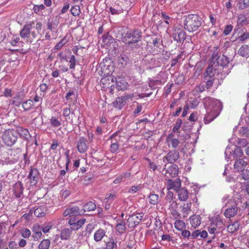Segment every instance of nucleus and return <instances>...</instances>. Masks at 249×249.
<instances>
[{"mask_svg":"<svg viewBox=\"0 0 249 249\" xmlns=\"http://www.w3.org/2000/svg\"><path fill=\"white\" fill-rule=\"evenodd\" d=\"M140 188L141 186L140 185L133 186L129 189L128 192L131 194H135L140 189Z\"/></svg>","mask_w":249,"mask_h":249,"instance_id":"nucleus-61","label":"nucleus"},{"mask_svg":"<svg viewBox=\"0 0 249 249\" xmlns=\"http://www.w3.org/2000/svg\"><path fill=\"white\" fill-rule=\"evenodd\" d=\"M34 211V214L37 217L44 216L47 212V206L45 205H41L37 208Z\"/></svg>","mask_w":249,"mask_h":249,"instance_id":"nucleus-29","label":"nucleus"},{"mask_svg":"<svg viewBox=\"0 0 249 249\" xmlns=\"http://www.w3.org/2000/svg\"><path fill=\"white\" fill-rule=\"evenodd\" d=\"M191 211V203L187 204L186 206L183 208L182 210V213L185 214L183 215V217H186L188 213V212H190Z\"/></svg>","mask_w":249,"mask_h":249,"instance_id":"nucleus-57","label":"nucleus"},{"mask_svg":"<svg viewBox=\"0 0 249 249\" xmlns=\"http://www.w3.org/2000/svg\"><path fill=\"white\" fill-rule=\"evenodd\" d=\"M174 195L173 193L171 191H168L165 196V200L167 202H169L170 203V207L172 206V207L173 206H177L176 201L174 200Z\"/></svg>","mask_w":249,"mask_h":249,"instance_id":"nucleus-32","label":"nucleus"},{"mask_svg":"<svg viewBox=\"0 0 249 249\" xmlns=\"http://www.w3.org/2000/svg\"><path fill=\"white\" fill-rule=\"evenodd\" d=\"M71 113V110L69 107H67L64 108L63 110V115L65 117H69V119H70V115Z\"/></svg>","mask_w":249,"mask_h":249,"instance_id":"nucleus-60","label":"nucleus"},{"mask_svg":"<svg viewBox=\"0 0 249 249\" xmlns=\"http://www.w3.org/2000/svg\"><path fill=\"white\" fill-rule=\"evenodd\" d=\"M175 228L178 231H182L185 228V223L180 220H177L174 224Z\"/></svg>","mask_w":249,"mask_h":249,"instance_id":"nucleus-43","label":"nucleus"},{"mask_svg":"<svg viewBox=\"0 0 249 249\" xmlns=\"http://www.w3.org/2000/svg\"><path fill=\"white\" fill-rule=\"evenodd\" d=\"M167 165H165V168L162 170V174H164L167 177L174 178L177 176L178 173V166L175 164H172L170 165L166 168Z\"/></svg>","mask_w":249,"mask_h":249,"instance_id":"nucleus-11","label":"nucleus"},{"mask_svg":"<svg viewBox=\"0 0 249 249\" xmlns=\"http://www.w3.org/2000/svg\"><path fill=\"white\" fill-rule=\"evenodd\" d=\"M142 213H137L130 215L127 219V226L129 228H133L138 225L143 218Z\"/></svg>","mask_w":249,"mask_h":249,"instance_id":"nucleus-10","label":"nucleus"},{"mask_svg":"<svg viewBox=\"0 0 249 249\" xmlns=\"http://www.w3.org/2000/svg\"><path fill=\"white\" fill-rule=\"evenodd\" d=\"M233 26L231 25H228L226 26L223 31V34L225 36L228 35L232 30Z\"/></svg>","mask_w":249,"mask_h":249,"instance_id":"nucleus-58","label":"nucleus"},{"mask_svg":"<svg viewBox=\"0 0 249 249\" xmlns=\"http://www.w3.org/2000/svg\"><path fill=\"white\" fill-rule=\"evenodd\" d=\"M182 54H178L176 57L173 58L171 61V67H174L178 63V60L181 58Z\"/></svg>","mask_w":249,"mask_h":249,"instance_id":"nucleus-59","label":"nucleus"},{"mask_svg":"<svg viewBox=\"0 0 249 249\" xmlns=\"http://www.w3.org/2000/svg\"><path fill=\"white\" fill-rule=\"evenodd\" d=\"M129 61L128 57L125 54H121L118 58V65L121 68H124Z\"/></svg>","mask_w":249,"mask_h":249,"instance_id":"nucleus-30","label":"nucleus"},{"mask_svg":"<svg viewBox=\"0 0 249 249\" xmlns=\"http://www.w3.org/2000/svg\"><path fill=\"white\" fill-rule=\"evenodd\" d=\"M211 224V226H213L216 228H219V229L222 228L224 226L222 219L218 215H216L212 218Z\"/></svg>","mask_w":249,"mask_h":249,"instance_id":"nucleus-27","label":"nucleus"},{"mask_svg":"<svg viewBox=\"0 0 249 249\" xmlns=\"http://www.w3.org/2000/svg\"><path fill=\"white\" fill-rule=\"evenodd\" d=\"M182 121L181 119H178L173 128V132L174 133H177L179 134L180 131V128L182 124Z\"/></svg>","mask_w":249,"mask_h":249,"instance_id":"nucleus-45","label":"nucleus"},{"mask_svg":"<svg viewBox=\"0 0 249 249\" xmlns=\"http://www.w3.org/2000/svg\"><path fill=\"white\" fill-rule=\"evenodd\" d=\"M42 229V227L38 225H35L33 227V231L34 233L32 235V236L35 240H38L41 237L42 234L41 232Z\"/></svg>","mask_w":249,"mask_h":249,"instance_id":"nucleus-28","label":"nucleus"},{"mask_svg":"<svg viewBox=\"0 0 249 249\" xmlns=\"http://www.w3.org/2000/svg\"><path fill=\"white\" fill-rule=\"evenodd\" d=\"M239 132L241 136L248 137L249 136V128L245 126L241 127Z\"/></svg>","mask_w":249,"mask_h":249,"instance_id":"nucleus-50","label":"nucleus"},{"mask_svg":"<svg viewBox=\"0 0 249 249\" xmlns=\"http://www.w3.org/2000/svg\"><path fill=\"white\" fill-rule=\"evenodd\" d=\"M177 192L178 193V198L180 201H184L189 198V193L186 188H180Z\"/></svg>","mask_w":249,"mask_h":249,"instance_id":"nucleus-20","label":"nucleus"},{"mask_svg":"<svg viewBox=\"0 0 249 249\" xmlns=\"http://www.w3.org/2000/svg\"><path fill=\"white\" fill-rule=\"evenodd\" d=\"M142 37V32L140 30H128L122 34V39L127 47L133 49L140 47L138 42L141 40Z\"/></svg>","mask_w":249,"mask_h":249,"instance_id":"nucleus-2","label":"nucleus"},{"mask_svg":"<svg viewBox=\"0 0 249 249\" xmlns=\"http://www.w3.org/2000/svg\"><path fill=\"white\" fill-rule=\"evenodd\" d=\"M16 131L17 132L18 134H19L21 137L26 139H28V136L29 135L28 129L22 127H18Z\"/></svg>","mask_w":249,"mask_h":249,"instance_id":"nucleus-36","label":"nucleus"},{"mask_svg":"<svg viewBox=\"0 0 249 249\" xmlns=\"http://www.w3.org/2000/svg\"><path fill=\"white\" fill-rule=\"evenodd\" d=\"M86 219L82 218L76 221L74 219H70L68 223L71 226L70 228L72 230H77L80 228L85 223Z\"/></svg>","mask_w":249,"mask_h":249,"instance_id":"nucleus-15","label":"nucleus"},{"mask_svg":"<svg viewBox=\"0 0 249 249\" xmlns=\"http://www.w3.org/2000/svg\"><path fill=\"white\" fill-rule=\"evenodd\" d=\"M145 160H147L149 162L148 167L149 168L152 170V171L154 172L156 169L158 168V166L157 165L154 163L153 162H152L148 158H146Z\"/></svg>","mask_w":249,"mask_h":249,"instance_id":"nucleus-54","label":"nucleus"},{"mask_svg":"<svg viewBox=\"0 0 249 249\" xmlns=\"http://www.w3.org/2000/svg\"><path fill=\"white\" fill-rule=\"evenodd\" d=\"M215 72V71H213V67L209 66L204 73V76L205 77L209 76L210 78H212Z\"/></svg>","mask_w":249,"mask_h":249,"instance_id":"nucleus-47","label":"nucleus"},{"mask_svg":"<svg viewBox=\"0 0 249 249\" xmlns=\"http://www.w3.org/2000/svg\"><path fill=\"white\" fill-rule=\"evenodd\" d=\"M50 246V241L49 239L43 240L38 245L39 249H49Z\"/></svg>","mask_w":249,"mask_h":249,"instance_id":"nucleus-42","label":"nucleus"},{"mask_svg":"<svg viewBox=\"0 0 249 249\" xmlns=\"http://www.w3.org/2000/svg\"><path fill=\"white\" fill-rule=\"evenodd\" d=\"M87 141L84 137H81L77 142V148L78 152L81 154L85 153L88 149Z\"/></svg>","mask_w":249,"mask_h":249,"instance_id":"nucleus-16","label":"nucleus"},{"mask_svg":"<svg viewBox=\"0 0 249 249\" xmlns=\"http://www.w3.org/2000/svg\"><path fill=\"white\" fill-rule=\"evenodd\" d=\"M123 182L128 184L132 180V176L130 172H126L121 175Z\"/></svg>","mask_w":249,"mask_h":249,"instance_id":"nucleus-39","label":"nucleus"},{"mask_svg":"<svg viewBox=\"0 0 249 249\" xmlns=\"http://www.w3.org/2000/svg\"><path fill=\"white\" fill-rule=\"evenodd\" d=\"M45 9V6L43 4L36 5L33 8V10L34 13L38 14L40 11H42Z\"/></svg>","mask_w":249,"mask_h":249,"instance_id":"nucleus-53","label":"nucleus"},{"mask_svg":"<svg viewBox=\"0 0 249 249\" xmlns=\"http://www.w3.org/2000/svg\"><path fill=\"white\" fill-rule=\"evenodd\" d=\"M239 226L240 223L239 222L235 221L228 226L227 231L230 233H233L238 230Z\"/></svg>","mask_w":249,"mask_h":249,"instance_id":"nucleus-35","label":"nucleus"},{"mask_svg":"<svg viewBox=\"0 0 249 249\" xmlns=\"http://www.w3.org/2000/svg\"><path fill=\"white\" fill-rule=\"evenodd\" d=\"M119 144L117 142H112L110 146V151L112 153H115L119 149Z\"/></svg>","mask_w":249,"mask_h":249,"instance_id":"nucleus-56","label":"nucleus"},{"mask_svg":"<svg viewBox=\"0 0 249 249\" xmlns=\"http://www.w3.org/2000/svg\"><path fill=\"white\" fill-rule=\"evenodd\" d=\"M134 95L133 93H124L123 95L118 97L114 102V106L121 109L129 101H132Z\"/></svg>","mask_w":249,"mask_h":249,"instance_id":"nucleus-7","label":"nucleus"},{"mask_svg":"<svg viewBox=\"0 0 249 249\" xmlns=\"http://www.w3.org/2000/svg\"><path fill=\"white\" fill-rule=\"evenodd\" d=\"M202 24V18L196 14L188 15L184 20V29L189 32L197 31Z\"/></svg>","mask_w":249,"mask_h":249,"instance_id":"nucleus-3","label":"nucleus"},{"mask_svg":"<svg viewBox=\"0 0 249 249\" xmlns=\"http://www.w3.org/2000/svg\"><path fill=\"white\" fill-rule=\"evenodd\" d=\"M166 141L169 146L171 145L173 148H177L179 144L178 138H175V135L173 133L169 134L166 139Z\"/></svg>","mask_w":249,"mask_h":249,"instance_id":"nucleus-19","label":"nucleus"},{"mask_svg":"<svg viewBox=\"0 0 249 249\" xmlns=\"http://www.w3.org/2000/svg\"><path fill=\"white\" fill-rule=\"evenodd\" d=\"M247 165V162L241 159L235 160L233 165V169L235 172H242Z\"/></svg>","mask_w":249,"mask_h":249,"instance_id":"nucleus-18","label":"nucleus"},{"mask_svg":"<svg viewBox=\"0 0 249 249\" xmlns=\"http://www.w3.org/2000/svg\"><path fill=\"white\" fill-rule=\"evenodd\" d=\"M237 23L241 26L246 25L249 23V19L245 15H240L237 18Z\"/></svg>","mask_w":249,"mask_h":249,"instance_id":"nucleus-37","label":"nucleus"},{"mask_svg":"<svg viewBox=\"0 0 249 249\" xmlns=\"http://www.w3.org/2000/svg\"><path fill=\"white\" fill-rule=\"evenodd\" d=\"M4 157L9 163H14L18 160L21 155V150L19 148L8 149Z\"/></svg>","mask_w":249,"mask_h":249,"instance_id":"nucleus-6","label":"nucleus"},{"mask_svg":"<svg viewBox=\"0 0 249 249\" xmlns=\"http://www.w3.org/2000/svg\"><path fill=\"white\" fill-rule=\"evenodd\" d=\"M190 222L194 228L198 227L201 222V217L199 215L194 214L190 217Z\"/></svg>","mask_w":249,"mask_h":249,"instance_id":"nucleus-25","label":"nucleus"},{"mask_svg":"<svg viewBox=\"0 0 249 249\" xmlns=\"http://www.w3.org/2000/svg\"><path fill=\"white\" fill-rule=\"evenodd\" d=\"M72 229L70 228H64L61 230L58 236L61 240H68L70 238L72 234Z\"/></svg>","mask_w":249,"mask_h":249,"instance_id":"nucleus-23","label":"nucleus"},{"mask_svg":"<svg viewBox=\"0 0 249 249\" xmlns=\"http://www.w3.org/2000/svg\"><path fill=\"white\" fill-rule=\"evenodd\" d=\"M249 33L248 32L244 33L242 35L239 36L238 39L241 41H244L249 38Z\"/></svg>","mask_w":249,"mask_h":249,"instance_id":"nucleus-62","label":"nucleus"},{"mask_svg":"<svg viewBox=\"0 0 249 249\" xmlns=\"http://www.w3.org/2000/svg\"><path fill=\"white\" fill-rule=\"evenodd\" d=\"M225 158L228 160L230 158V156H232L233 159L235 160H238L241 158L243 155L242 150L239 147H236L234 150L231 149L230 147H227L226 149L225 152Z\"/></svg>","mask_w":249,"mask_h":249,"instance_id":"nucleus-9","label":"nucleus"},{"mask_svg":"<svg viewBox=\"0 0 249 249\" xmlns=\"http://www.w3.org/2000/svg\"><path fill=\"white\" fill-rule=\"evenodd\" d=\"M35 27V21H32L26 24L20 32L21 37L25 40L26 41H28V39L30 36V35H31L33 37H36V33L35 31H32V29L34 28Z\"/></svg>","mask_w":249,"mask_h":249,"instance_id":"nucleus-5","label":"nucleus"},{"mask_svg":"<svg viewBox=\"0 0 249 249\" xmlns=\"http://www.w3.org/2000/svg\"><path fill=\"white\" fill-rule=\"evenodd\" d=\"M18 133L14 129H7L5 130L2 136L3 142L7 146H12L17 141Z\"/></svg>","mask_w":249,"mask_h":249,"instance_id":"nucleus-4","label":"nucleus"},{"mask_svg":"<svg viewBox=\"0 0 249 249\" xmlns=\"http://www.w3.org/2000/svg\"><path fill=\"white\" fill-rule=\"evenodd\" d=\"M237 4L239 9L244 10L249 7V0H239Z\"/></svg>","mask_w":249,"mask_h":249,"instance_id":"nucleus-44","label":"nucleus"},{"mask_svg":"<svg viewBox=\"0 0 249 249\" xmlns=\"http://www.w3.org/2000/svg\"><path fill=\"white\" fill-rule=\"evenodd\" d=\"M109 9L112 15L119 14L123 12V9L118 3L115 4L113 6L110 7Z\"/></svg>","mask_w":249,"mask_h":249,"instance_id":"nucleus-33","label":"nucleus"},{"mask_svg":"<svg viewBox=\"0 0 249 249\" xmlns=\"http://www.w3.org/2000/svg\"><path fill=\"white\" fill-rule=\"evenodd\" d=\"M50 123L52 126L57 127L61 125V122L58 119L54 117H52L50 119Z\"/></svg>","mask_w":249,"mask_h":249,"instance_id":"nucleus-49","label":"nucleus"},{"mask_svg":"<svg viewBox=\"0 0 249 249\" xmlns=\"http://www.w3.org/2000/svg\"><path fill=\"white\" fill-rule=\"evenodd\" d=\"M203 102L206 110L203 122L206 124L212 122L219 115L222 109V104L219 101L209 97L204 98Z\"/></svg>","mask_w":249,"mask_h":249,"instance_id":"nucleus-1","label":"nucleus"},{"mask_svg":"<svg viewBox=\"0 0 249 249\" xmlns=\"http://www.w3.org/2000/svg\"><path fill=\"white\" fill-rule=\"evenodd\" d=\"M125 221L123 219H118L116 221L115 230L120 234H123L126 231V227Z\"/></svg>","mask_w":249,"mask_h":249,"instance_id":"nucleus-21","label":"nucleus"},{"mask_svg":"<svg viewBox=\"0 0 249 249\" xmlns=\"http://www.w3.org/2000/svg\"><path fill=\"white\" fill-rule=\"evenodd\" d=\"M229 207L225 210L224 214L227 218L234 216L237 213L238 208L235 202L231 200L225 203V205Z\"/></svg>","mask_w":249,"mask_h":249,"instance_id":"nucleus-8","label":"nucleus"},{"mask_svg":"<svg viewBox=\"0 0 249 249\" xmlns=\"http://www.w3.org/2000/svg\"><path fill=\"white\" fill-rule=\"evenodd\" d=\"M96 208V206L95 204L92 201L87 202L83 206L84 211H94Z\"/></svg>","mask_w":249,"mask_h":249,"instance_id":"nucleus-38","label":"nucleus"},{"mask_svg":"<svg viewBox=\"0 0 249 249\" xmlns=\"http://www.w3.org/2000/svg\"><path fill=\"white\" fill-rule=\"evenodd\" d=\"M239 55L245 57H249V45L245 44L242 45L238 51Z\"/></svg>","mask_w":249,"mask_h":249,"instance_id":"nucleus-26","label":"nucleus"},{"mask_svg":"<svg viewBox=\"0 0 249 249\" xmlns=\"http://www.w3.org/2000/svg\"><path fill=\"white\" fill-rule=\"evenodd\" d=\"M216 231H217V228H216L215 227L213 226H210L209 228H208V231H209V232L211 234H213V236L211 237L212 239H214L215 238V233L216 232Z\"/></svg>","mask_w":249,"mask_h":249,"instance_id":"nucleus-55","label":"nucleus"},{"mask_svg":"<svg viewBox=\"0 0 249 249\" xmlns=\"http://www.w3.org/2000/svg\"><path fill=\"white\" fill-rule=\"evenodd\" d=\"M28 178L30 179L31 183L32 185H36L38 179V172L37 170L36 169H31Z\"/></svg>","mask_w":249,"mask_h":249,"instance_id":"nucleus-24","label":"nucleus"},{"mask_svg":"<svg viewBox=\"0 0 249 249\" xmlns=\"http://www.w3.org/2000/svg\"><path fill=\"white\" fill-rule=\"evenodd\" d=\"M179 157V154L178 151L176 150H171L163 158V161H164L165 159H166L168 162L173 163L177 161Z\"/></svg>","mask_w":249,"mask_h":249,"instance_id":"nucleus-12","label":"nucleus"},{"mask_svg":"<svg viewBox=\"0 0 249 249\" xmlns=\"http://www.w3.org/2000/svg\"><path fill=\"white\" fill-rule=\"evenodd\" d=\"M13 188L14 194L16 197H20L23 195L24 188L21 182H18L16 183Z\"/></svg>","mask_w":249,"mask_h":249,"instance_id":"nucleus-22","label":"nucleus"},{"mask_svg":"<svg viewBox=\"0 0 249 249\" xmlns=\"http://www.w3.org/2000/svg\"><path fill=\"white\" fill-rule=\"evenodd\" d=\"M47 28L52 32H54L57 29L58 22H48L47 24Z\"/></svg>","mask_w":249,"mask_h":249,"instance_id":"nucleus-48","label":"nucleus"},{"mask_svg":"<svg viewBox=\"0 0 249 249\" xmlns=\"http://www.w3.org/2000/svg\"><path fill=\"white\" fill-rule=\"evenodd\" d=\"M64 216H73L80 215V210L77 206H71L67 208L63 213Z\"/></svg>","mask_w":249,"mask_h":249,"instance_id":"nucleus-17","label":"nucleus"},{"mask_svg":"<svg viewBox=\"0 0 249 249\" xmlns=\"http://www.w3.org/2000/svg\"><path fill=\"white\" fill-rule=\"evenodd\" d=\"M149 202L153 205H157L159 200V196L158 195L151 194L148 196Z\"/></svg>","mask_w":249,"mask_h":249,"instance_id":"nucleus-40","label":"nucleus"},{"mask_svg":"<svg viewBox=\"0 0 249 249\" xmlns=\"http://www.w3.org/2000/svg\"><path fill=\"white\" fill-rule=\"evenodd\" d=\"M71 14L73 16H77L79 15L80 13V7L78 5H75L72 6L71 9Z\"/></svg>","mask_w":249,"mask_h":249,"instance_id":"nucleus-52","label":"nucleus"},{"mask_svg":"<svg viewBox=\"0 0 249 249\" xmlns=\"http://www.w3.org/2000/svg\"><path fill=\"white\" fill-rule=\"evenodd\" d=\"M106 231L103 229H99L97 230L94 234V240L96 242L101 241L106 235Z\"/></svg>","mask_w":249,"mask_h":249,"instance_id":"nucleus-31","label":"nucleus"},{"mask_svg":"<svg viewBox=\"0 0 249 249\" xmlns=\"http://www.w3.org/2000/svg\"><path fill=\"white\" fill-rule=\"evenodd\" d=\"M181 185L179 178H176L174 180L169 179L167 181L166 187L168 190L174 189L177 192L180 188Z\"/></svg>","mask_w":249,"mask_h":249,"instance_id":"nucleus-13","label":"nucleus"},{"mask_svg":"<svg viewBox=\"0 0 249 249\" xmlns=\"http://www.w3.org/2000/svg\"><path fill=\"white\" fill-rule=\"evenodd\" d=\"M33 101L28 100L22 103V106L25 111L30 110L33 106Z\"/></svg>","mask_w":249,"mask_h":249,"instance_id":"nucleus-41","label":"nucleus"},{"mask_svg":"<svg viewBox=\"0 0 249 249\" xmlns=\"http://www.w3.org/2000/svg\"><path fill=\"white\" fill-rule=\"evenodd\" d=\"M237 147L241 148L242 147H245L249 144V143L247 142L245 139H238L237 141Z\"/></svg>","mask_w":249,"mask_h":249,"instance_id":"nucleus-46","label":"nucleus"},{"mask_svg":"<svg viewBox=\"0 0 249 249\" xmlns=\"http://www.w3.org/2000/svg\"><path fill=\"white\" fill-rule=\"evenodd\" d=\"M117 247V241L112 236L110 237L108 241L106 243V249H114Z\"/></svg>","mask_w":249,"mask_h":249,"instance_id":"nucleus-34","label":"nucleus"},{"mask_svg":"<svg viewBox=\"0 0 249 249\" xmlns=\"http://www.w3.org/2000/svg\"><path fill=\"white\" fill-rule=\"evenodd\" d=\"M174 40L177 42H183L186 38V33L180 28H176L173 34Z\"/></svg>","mask_w":249,"mask_h":249,"instance_id":"nucleus-14","label":"nucleus"},{"mask_svg":"<svg viewBox=\"0 0 249 249\" xmlns=\"http://www.w3.org/2000/svg\"><path fill=\"white\" fill-rule=\"evenodd\" d=\"M205 89V86L204 85H199L196 87V93H198L203 91Z\"/></svg>","mask_w":249,"mask_h":249,"instance_id":"nucleus-64","label":"nucleus"},{"mask_svg":"<svg viewBox=\"0 0 249 249\" xmlns=\"http://www.w3.org/2000/svg\"><path fill=\"white\" fill-rule=\"evenodd\" d=\"M20 233L23 237L27 238L31 236V232L29 229H23L20 231Z\"/></svg>","mask_w":249,"mask_h":249,"instance_id":"nucleus-51","label":"nucleus"},{"mask_svg":"<svg viewBox=\"0 0 249 249\" xmlns=\"http://www.w3.org/2000/svg\"><path fill=\"white\" fill-rule=\"evenodd\" d=\"M75 58L74 55H71L70 58V60L69 61V63H70V69H73L74 68V66L75 65Z\"/></svg>","mask_w":249,"mask_h":249,"instance_id":"nucleus-63","label":"nucleus"}]
</instances>
